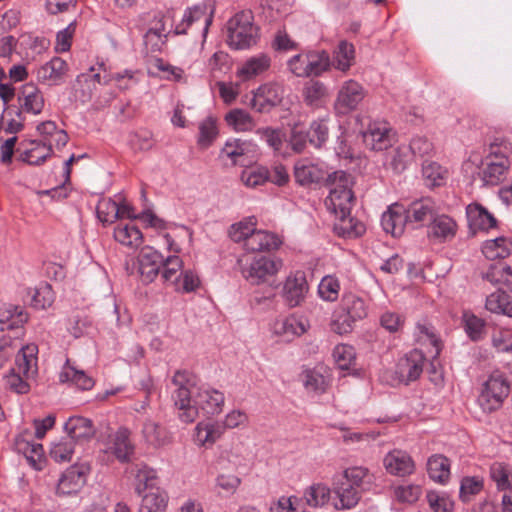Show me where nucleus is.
<instances>
[{
	"mask_svg": "<svg viewBox=\"0 0 512 512\" xmlns=\"http://www.w3.org/2000/svg\"><path fill=\"white\" fill-rule=\"evenodd\" d=\"M172 384L175 386L172 399L182 422H194L199 411L206 416H215L222 412L224 393L209 386L196 387L193 376L188 371H176Z\"/></svg>",
	"mask_w": 512,
	"mask_h": 512,
	"instance_id": "f257e3e1",
	"label": "nucleus"
},
{
	"mask_svg": "<svg viewBox=\"0 0 512 512\" xmlns=\"http://www.w3.org/2000/svg\"><path fill=\"white\" fill-rule=\"evenodd\" d=\"M512 154V143L505 139H495L489 147L488 154L481 160L478 176L485 185H497L505 177L510 168L509 155Z\"/></svg>",
	"mask_w": 512,
	"mask_h": 512,
	"instance_id": "f03ea898",
	"label": "nucleus"
},
{
	"mask_svg": "<svg viewBox=\"0 0 512 512\" xmlns=\"http://www.w3.org/2000/svg\"><path fill=\"white\" fill-rule=\"evenodd\" d=\"M367 314V305L361 297L352 293L345 294L333 313L332 329L340 335L350 333L355 323L363 320Z\"/></svg>",
	"mask_w": 512,
	"mask_h": 512,
	"instance_id": "7ed1b4c3",
	"label": "nucleus"
},
{
	"mask_svg": "<svg viewBox=\"0 0 512 512\" xmlns=\"http://www.w3.org/2000/svg\"><path fill=\"white\" fill-rule=\"evenodd\" d=\"M328 178L332 187L325 199L327 210L335 216L338 214L349 215L354 200L350 175L344 171H337L329 175Z\"/></svg>",
	"mask_w": 512,
	"mask_h": 512,
	"instance_id": "20e7f679",
	"label": "nucleus"
},
{
	"mask_svg": "<svg viewBox=\"0 0 512 512\" xmlns=\"http://www.w3.org/2000/svg\"><path fill=\"white\" fill-rule=\"evenodd\" d=\"M37 346L27 345L17 354L15 367L8 377L7 383L16 393L24 394L29 391L28 380L33 379L37 372Z\"/></svg>",
	"mask_w": 512,
	"mask_h": 512,
	"instance_id": "39448f33",
	"label": "nucleus"
},
{
	"mask_svg": "<svg viewBox=\"0 0 512 512\" xmlns=\"http://www.w3.org/2000/svg\"><path fill=\"white\" fill-rule=\"evenodd\" d=\"M510 392L507 378L500 372L492 373L483 383L477 402L485 413H491L501 408Z\"/></svg>",
	"mask_w": 512,
	"mask_h": 512,
	"instance_id": "423d86ee",
	"label": "nucleus"
},
{
	"mask_svg": "<svg viewBox=\"0 0 512 512\" xmlns=\"http://www.w3.org/2000/svg\"><path fill=\"white\" fill-rule=\"evenodd\" d=\"M251 12L237 13L228 22V44L241 50L256 44L257 28L253 25Z\"/></svg>",
	"mask_w": 512,
	"mask_h": 512,
	"instance_id": "0eeeda50",
	"label": "nucleus"
},
{
	"mask_svg": "<svg viewBox=\"0 0 512 512\" xmlns=\"http://www.w3.org/2000/svg\"><path fill=\"white\" fill-rule=\"evenodd\" d=\"M242 276L253 285H259L275 276L282 267L280 259L270 256H255L249 262L239 261Z\"/></svg>",
	"mask_w": 512,
	"mask_h": 512,
	"instance_id": "6e6552de",
	"label": "nucleus"
},
{
	"mask_svg": "<svg viewBox=\"0 0 512 512\" xmlns=\"http://www.w3.org/2000/svg\"><path fill=\"white\" fill-rule=\"evenodd\" d=\"M366 94L365 88L356 80L349 79L344 81L340 85L333 103L335 114L346 116L357 110Z\"/></svg>",
	"mask_w": 512,
	"mask_h": 512,
	"instance_id": "1a4fd4ad",
	"label": "nucleus"
},
{
	"mask_svg": "<svg viewBox=\"0 0 512 512\" xmlns=\"http://www.w3.org/2000/svg\"><path fill=\"white\" fill-rule=\"evenodd\" d=\"M426 357L419 349H413L399 358L395 366L396 379L405 385L416 381L422 374Z\"/></svg>",
	"mask_w": 512,
	"mask_h": 512,
	"instance_id": "9d476101",
	"label": "nucleus"
},
{
	"mask_svg": "<svg viewBox=\"0 0 512 512\" xmlns=\"http://www.w3.org/2000/svg\"><path fill=\"white\" fill-rule=\"evenodd\" d=\"M284 97V88L278 83L261 85L250 101L251 107L259 113H267L281 104Z\"/></svg>",
	"mask_w": 512,
	"mask_h": 512,
	"instance_id": "9b49d317",
	"label": "nucleus"
},
{
	"mask_svg": "<svg viewBox=\"0 0 512 512\" xmlns=\"http://www.w3.org/2000/svg\"><path fill=\"white\" fill-rule=\"evenodd\" d=\"M212 12H207L206 5H195L187 8L183 14L182 20L175 26L174 34L183 35L189 28H200L205 37L210 24L212 23Z\"/></svg>",
	"mask_w": 512,
	"mask_h": 512,
	"instance_id": "f8f14e48",
	"label": "nucleus"
},
{
	"mask_svg": "<svg viewBox=\"0 0 512 512\" xmlns=\"http://www.w3.org/2000/svg\"><path fill=\"white\" fill-rule=\"evenodd\" d=\"M14 446L17 452L25 456L31 467L36 470L43 468L45 462L43 446L32 441V433L28 429L15 437Z\"/></svg>",
	"mask_w": 512,
	"mask_h": 512,
	"instance_id": "ddd939ff",
	"label": "nucleus"
},
{
	"mask_svg": "<svg viewBox=\"0 0 512 512\" xmlns=\"http://www.w3.org/2000/svg\"><path fill=\"white\" fill-rule=\"evenodd\" d=\"M362 138L369 149L386 150L392 145V129L387 122L374 121L362 132Z\"/></svg>",
	"mask_w": 512,
	"mask_h": 512,
	"instance_id": "4468645a",
	"label": "nucleus"
},
{
	"mask_svg": "<svg viewBox=\"0 0 512 512\" xmlns=\"http://www.w3.org/2000/svg\"><path fill=\"white\" fill-rule=\"evenodd\" d=\"M138 272L141 281L152 283L160 273L163 255L150 246L144 247L138 255Z\"/></svg>",
	"mask_w": 512,
	"mask_h": 512,
	"instance_id": "2eb2a0df",
	"label": "nucleus"
},
{
	"mask_svg": "<svg viewBox=\"0 0 512 512\" xmlns=\"http://www.w3.org/2000/svg\"><path fill=\"white\" fill-rule=\"evenodd\" d=\"M104 445V452L113 455L120 462H127L134 451L130 432L125 427H120L114 434L109 435Z\"/></svg>",
	"mask_w": 512,
	"mask_h": 512,
	"instance_id": "dca6fc26",
	"label": "nucleus"
},
{
	"mask_svg": "<svg viewBox=\"0 0 512 512\" xmlns=\"http://www.w3.org/2000/svg\"><path fill=\"white\" fill-rule=\"evenodd\" d=\"M308 283L304 271L291 272L283 286V297L290 307L298 306L308 292Z\"/></svg>",
	"mask_w": 512,
	"mask_h": 512,
	"instance_id": "f3484780",
	"label": "nucleus"
},
{
	"mask_svg": "<svg viewBox=\"0 0 512 512\" xmlns=\"http://www.w3.org/2000/svg\"><path fill=\"white\" fill-rule=\"evenodd\" d=\"M310 324L306 317L292 314L288 317L278 319L273 324V333L280 336L284 341H292L295 337L303 335Z\"/></svg>",
	"mask_w": 512,
	"mask_h": 512,
	"instance_id": "a211bd4d",
	"label": "nucleus"
},
{
	"mask_svg": "<svg viewBox=\"0 0 512 512\" xmlns=\"http://www.w3.org/2000/svg\"><path fill=\"white\" fill-rule=\"evenodd\" d=\"M457 228V223L453 218L437 213L427 225V237L437 243L450 241L455 237Z\"/></svg>",
	"mask_w": 512,
	"mask_h": 512,
	"instance_id": "6ab92c4d",
	"label": "nucleus"
},
{
	"mask_svg": "<svg viewBox=\"0 0 512 512\" xmlns=\"http://www.w3.org/2000/svg\"><path fill=\"white\" fill-rule=\"evenodd\" d=\"M408 223L413 228L430 224L437 212L435 202L430 198L415 201L406 208Z\"/></svg>",
	"mask_w": 512,
	"mask_h": 512,
	"instance_id": "aec40b11",
	"label": "nucleus"
},
{
	"mask_svg": "<svg viewBox=\"0 0 512 512\" xmlns=\"http://www.w3.org/2000/svg\"><path fill=\"white\" fill-rule=\"evenodd\" d=\"M67 71L66 61L60 57H54L37 69L36 78L42 84L56 86L64 82Z\"/></svg>",
	"mask_w": 512,
	"mask_h": 512,
	"instance_id": "412c9836",
	"label": "nucleus"
},
{
	"mask_svg": "<svg viewBox=\"0 0 512 512\" xmlns=\"http://www.w3.org/2000/svg\"><path fill=\"white\" fill-rule=\"evenodd\" d=\"M87 470V467L82 464H75L66 469L59 479L57 493L60 495L77 493L86 483Z\"/></svg>",
	"mask_w": 512,
	"mask_h": 512,
	"instance_id": "4be33fe9",
	"label": "nucleus"
},
{
	"mask_svg": "<svg viewBox=\"0 0 512 512\" xmlns=\"http://www.w3.org/2000/svg\"><path fill=\"white\" fill-rule=\"evenodd\" d=\"M381 225L386 233H390L394 237L401 236L405 226L410 225L406 208L398 203L389 206L388 210L382 214Z\"/></svg>",
	"mask_w": 512,
	"mask_h": 512,
	"instance_id": "5701e85b",
	"label": "nucleus"
},
{
	"mask_svg": "<svg viewBox=\"0 0 512 512\" xmlns=\"http://www.w3.org/2000/svg\"><path fill=\"white\" fill-rule=\"evenodd\" d=\"M327 175L322 163L301 159L294 166V177L300 185H309L322 181Z\"/></svg>",
	"mask_w": 512,
	"mask_h": 512,
	"instance_id": "b1692460",
	"label": "nucleus"
},
{
	"mask_svg": "<svg viewBox=\"0 0 512 512\" xmlns=\"http://www.w3.org/2000/svg\"><path fill=\"white\" fill-rule=\"evenodd\" d=\"M386 471L396 476H406L414 471V461L410 455L402 450H393L386 454L383 459Z\"/></svg>",
	"mask_w": 512,
	"mask_h": 512,
	"instance_id": "393cba45",
	"label": "nucleus"
},
{
	"mask_svg": "<svg viewBox=\"0 0 512 512\" xmlns=\"http://www.w3.org/2000/svg\"><path fill=\"white\" fill-rule=\"evenodd\" d=\"M246 466V458L243 455L241 445H231L230 447H221L216 459V468L218 471H238Z\"/></svg>",
	"mask_w": 512,
	"mask_h": 512,
	"instance_id": "a878e982",
	"label": "nucleus"
},
{
	"mask_svg": "<svg viewBox=\"0 0 512 512\" xmlns=\"http://www.w3.org/2000/svg\"><path fill=\"white\" fill-rule=\"evenodd\" d=\"M59 381L67 383L80 390H90L93 388L95 382L84 370L79 369L70 360H67L63 365L59 374Z\"/></svg>",
	"mask_w": 512,
	"mask_h": 512,
	"instance_id": "bb28decb",
	"label": "nucleus"
},
{
	"mask_svg": "<svg viewBox=\"0 0 512 512\" xmlns=\"http://www.w3.org/2000/svg\"><path fill=\"white\" fill-rule=\"evenodd\" d=\"M64 429L67 432V437L74 443L88 441L95 434L92 421L81 416L70 417L66 421Z\"/></svg>",
	"mask_w": 512,
	"mask_h": 512,
	"instance_id": "cd10ccee",
	"label": "nucleus"
},
{
	"mask_svg": "<svg viewBox=\"0 0 512 512\" xmlns=\"http://www.w3.org/2000/svg\"><path fill=\"white\" fill-rule=\"evenodd\" d=\"M412 161L410 149L407 145L393 147L384 154L383 166L394 174H400Z\"/></svg>",
	"mask_w": 512,
	"mask_h": 512,
	"instance_id": "c85d7f7f",
	"label": "nucleus"
},
{
	"mask_svg": "<svg viewBox=\"0 0 512 512\" xmlns=\"http://www.w3.org/2000/svg\"><path fill=\"white\" fill-rule=\"evenodd\" d=\"M225 432L221 421L199 422L195 427V439L200 446H212Z\"/></svg>",
	"mask_w": 512,
	"mask_h": 512,
	"instance_id": "c756f323",
	"label": "nucleus"
},
{
	"mask_svg": "<svg viewBox=\"0 0 512 512\" xmlns=\"http://www.w3.org/2000/svg\"><path fill=\"white\" fill-rule=\"evenodd\" d=\"M19 102L21 111L32 115L40 114L45 104L42 92L31 83L23 86Z\"/></svg>",
	"mask_w": 512,
	"mask_h": 512,
	"instance_id": "7c9ffc66",
	"label": "nucleus"
},
{
	"mask_svg": "<svg viewBox=\"0 0 512 512\" xmlns=\"http://www.w3.org/2000/svg\"><path fill=\"white\" fill-rule=\"evenodd\" d=\"M466 215L472 230H489L496 227V218L478 203L469 204Z\"/></svg>",
	"mask_w": 512,
	"mask_h": 512,
	"instance_id": "2f4dec72",
	"label": "nucleus"
},
{
	"mask_svg": "<svg viewBox=\"0 0 512 512\" xmlns=\"http://www.w3.org/2000/svg\"><path fill=\"white\" fill-rule=\"evenodd\" d=\"M169 33L166 30L164 18L161 17L144 35V45L147 52H161L166 46Z\"/></svg>",
	"mask_w": 512,
	"mask_h": 512,
	"instance_id": "473e14b6",
	"label": "nucleus"
},
{
	"mask_svg": "<svg viewBox=\"0 0 512 512\" xmlns=\"http://www.w3.org/2000/svg\"><path fill=\"white\" fill-rule=\"evenodd\" d=\"M334 492L337 496V500L334 502L336 509H350L354 507L359 499V490L347 483L340 478H337L334 483Z\"/></svg>",
	"mask_w": 512,
	"mask_h": 512,
	"instance_id": "72a5a7b5",
	"label": "nucleus"
},
{
	"mask_svg": "<svg viewBox=\"0 0 512 512\" xmlns=\"http://www.w3.org/2000/svg\"><path fill=\"white\" fill-rule=\"evenodd\" d=\"M27 320V313L22 307L4 305L0 310V331L20 328Z\"/></svg>",
	"mask_w": 512,
	"mask_h": 512,
	"instance_id": "f704fd0d",
	"label": "nucleus"
},
{
	"mask_svg": "<svg viewBox=\"0 0 512 512\" xmlns=\"http://www.w3.org/2000/svg\"><path fill=\"white\" fill-rule=\"evenodd\" d=\"M329 92L326 85L318 80L308 81L302 91V96L305 104L312 108L322 107L326 99L328 98Z\"/></svg>",
	"mask_w": 512,
	"mask_h": 512,
	"instance_id": "c9c22d12",
	"label": "nucleus"
},
{
	"mask_svg": "<svg viewBox=\"0 0 512 512\" xmlns=\"http://www.w3.org/2000/svg\"><path fill=\"white\" fill-rule=\"evenodd\" d=\"M279 245L280 240L276 235L264 230H257L255 228L251 236L248 237L244 247L248 251L259 252L276 249Z\"/></svg>",
	"mask_w": 512,
	"mask_h": 512,
	"instance_id": "e433bc0d",
	"label": "nucleus"
},
{
	"mask_svg": "<svg viewBox=\"0 0 512 512\" xmlns=\"http://www.w3.org/2000/svg\"><path fill=\"white\" fill-rule=\"evenodd\" d=\"M355 62V49L353 44L343 40L334 49L331 67L341 72H347Z\"/></svg>",
	"mask_w": 512,
	"mask_h": 512,
	"instance_id": "4c0bfd02",
	"label": "nucleus"
},
{
	"mask_svg": "<svg viewBox=\"0 0 512 512\" xmlns=\"http://www.w3.org/2000/svg\"><path fill=\"white\" fill-rule=\"evenodd\" d=\"M482 253L489 260L504 259L512 253V239L500 236L486 240L482 244Z\"/></svg>",
	"mask_w": 512,
	"mask_h": 512,
	"instance_id": "58836bf2",
	"label": "nucleus"
},
{
	"mask_svg": "<svg viewBox=\"0 0 512 512\" xmlns=\"http://www.w3.org/2000/svg\"><path fill=\"white\" fill-rule=\"evenodd\" d=\"M338 478L362 490L368 489L374 482V475L364 466L349 467Z\"/></svg>",
	"mask_w": 512,
	"mask_h": 512,
	"instance_id": "ea45409f",
	"label": "nucleus"
},
{
	"mask_svg": "<svg viewBox=\"0 0 512 512\" xmlns=\"http://www.w3.org/2000/svg\"><path fill=\"white\" fill-rule=\"evenodd\" d=\"M334 223V231L344 238H356L361 236L366 228L365 225L349 215L338 214Z\"/></svg>",
	"mask_w": 512,
	"mask_h": 512,
	"instance_id": "a19ab883",
	"label": "nucleus"
},
{
	"mask_svg": "<svg viewBox=\"0 0 512 512\" xmlns=\"http://www.w3.org/2000/svg\"><path fill=\"white\" fill-rule=\"evenodd\" d=\"M131 473L135 479V491L141 495L146 490L156 489V472L146 464L133 465Z\"/></svg>",
	"mask_w": 512,
	"mask_h": 512,
	"instance_id": "79ce46f5",
	"label": "nucleus"
},
{
	"mask_svg": "<svg viewBox=\"0 0 512 512\" xmlns=\"http://www.w3.org/2000/svg\"><path fill=\"white\" fill-rule=\"evenodd\" d=\"M414 335L420 345H430L432 347L430 353L433 358H436L440 354L442 349L441 341L431 324L427 322L417 323Z\"/></svg>",
	"mask_w": 512,
	"mask_h": 512,
	"instance_id": "37998d69",
	"label": "nucleus"
},
{
	"mask_svg": "<svg viewBox=\"0 0 512 512\" xmlns=\"http://www.w3.org/2000/svg\"><path fill=\"white\" fill-rule=\"evenodd\" d=\"M115 240L123 246L136 249L143 243L142 232L133 224H119L114 229Z\"/></svg>",
	"mask_w": 512,
	"mask_h": 512,
	"instance_id": "c03bdc74",
	"label": "nucleus"
},
{
	"mask_svg": "<svg viewBox=\"0 0 512 512\" xmlns=\"http://www.w3.org/2000/svg\"><path fill=\"white\" fill-rule=\"evenodd\" d=\"M325 372L326 370L322 366L303 371L301 379L306 390L317 394L325 392L328 385Z\"/></svg>",
	"mask_w": 512,
	"mask_h": 512,
	"instance_id": "a18cd8bd",
	"label": "nucleus"
},
{
	"mask_svg": "<svg viewBox=\"0 0 512 512\" xmlns=\"http://www.w3.org/2000/svg\"><path fill=\"white\" fill-rule=\"evenodd\" d=\"M271 65V59L266 54H259L249 58L237 71V75L244 80L251 79L265 72Z\"/></svg>",
	"mask_w": 512,
	"mask_h": 512,
	"instance_id": "49530a36",
	"label": "nucleus"
},
{
	"mask_svg": "<svg viewBox=\"0 0 512 512\" xmlns=\"http://www.w3.org/2000/svg\"><path fill=\"white\" fill-rule=\"evenodd\" d=\"M167 503L168 496L164 491L151 489L142 496L139 512H165Z\"/></svg>",
	"mask_w": 512,
	"mask_h": 512,
	"instance_id": "de8ad7c7",
	"label": "nucleus"
},
{
	"mask_svg": "<svg viewBox=\"0 0 512 512\" xmlns=\"http://www.w3.org/2000/svg\"><path fill=\"white\" fill-rule=\"evenodd\" d=\"M182 271L183 260L178 255L163 257L160 272L165 283H169L174 287L179 278H181Z\"/></svg>",
	"mask_w": 512,
	"mask_h": 512,
	"instance_id": "09e8293b",
	"label": "nucleus"
},
{
	"mask_svg": "<svg viewBox=\"0 0 512 512\" xmlns=\"http://www.w3.org/2000/svg\"><path fill=\"white\" fill-rule=\"evenodd\" d=\"M429 477L438 483H445L450 476V463L443 455H432L427 461Z\"/></svg>",
	"mask_w": 512,
	"mask_h": 512,
	"instance_id": "8fccbe9b",
	"label": "nucleus"
},
{
	"mask_svg": "<svg viewBox=\"0 0 512 512\" xmlns=\"http://www.w3.org/2000/svg\"><path fill=\"white\" fill-rule=\"evenodd\" d=\"M225 121L236 132L252 131L256 126L252 116L247 111L239 108L229 111L225 115Z\"/></svg>",
	"mask_w": 512,
	"mask_h": 512,
	"instance_id": "3c124183",
	"label": "nucleus"
},
{
	"mask_svg": "<svg viewBox=\"0 0 512 512\" xmlns=\"http://www.w3.org/2000/svg\"><path fill=\"white\" fill-rule=\"evenodd\" d=\"M422 176L429 187L443 185L448 178V170L437 162L425 161L422 165Z\"/></svg>",
	"mask_w": 512,
	"mask_h": 512,
	"instance_id": "603ef678",
	"label": "nucleus"
},
{
	"mask_svg": "<svg viewBox=\"0 0 512 512\" xmlns=\"http://www.w3.org/2000/svg\"><path fill=\"white\" fill-rule=\"evenodd\" d=\"M490 477L496 484L498 490H512V467L502 463L495 462L490 467Z\"/></svg>",
	"mask_w": 512,
	"mask_h": 512,
	"instance_id": "864d4df0",
	"label": "nucleus"
},
{
	"mask_svg": "<svg viewBox=\"0 0 512 512\" xmlns=\"http://www.w3.org/2000/svg\"><path fill=\"white\" fill-rule=\"evenodd\" d=\"M486 309L492 313L512 316V300L504 291L498 290L486 298Z\"/></svg>",
	"mask_w": 512,
	"mask_h": 512,
	"instance_id": "5fc2aeb1",
	"label": "nucleus"
},
{
	"mask_svg": "<svg viewBox=\"0 0 512 512\" xmlns=\"http://www.w3.org/2000/svg\"><path fill=\"white\" fill-rule=\"evenodd\" d=\"M33 147L21 154V159L31 165H40L51 155V142L33 141Z\"/></svg>",
	"mask_w": 512,
	"mask_h": 512,
	"instance_id": "6e6d98bb",
	"label": "nucleus"
},
{
	"mask_svg": "<svg viewBox=\"0 0 512 512\" xmlns=\"http://www.w3.org/2000/svg\"><path fill=\"white\" fill-rule=\"evenodd\" d=\"M199 135L197 143L201 148H208L218 136L217 121L214 117L208 116L198 125Z\"/></svg>",
	"mask_w": 512,
	"mask_h": 512,
	"instance_id": "4d7b16f0",
	"label": "nucleus"
},
{
	"mask_svg": "<svg viewBox=\"0 0 512 512\" xmlns=\"http://www.w3.org/2000/svg\"><path fill=\"white\" fill-rule=\"evenodd\" d=\"M142 433L146 442L155 447L165 445L169 440L165 428L152 420L145 421Z\"/></svg>",
	"mask_w": 512,
	"mask_h": 512,
	"instance_id": "13d9d810",
	"label": "nucleus"
},
{
	"mask_svg": "<svg viewBox=\"0 0 512 512\" xmlns=\"http://www.w3.org/2000/svg\"><path fill=\"white\" fill-rule=\"evenodd\" d=\"M464 330L472 341H480L486 334L485 321L472 313L463 314Z\"/></svg>",
	"mask_w": 512,
	"mask_h": 512,
	"instance_id": "bf43d9fd",
	"label": "nucleus"
},
{
	"mask_svg": "<svg viewBox=\"0 0 512 512\" xmlns=\"http://www.w3.org/2000/svg\"><path fill=\"white\" fill-rule=\"evenodd\" d=\"M255 228L256 219L254 217H248L231 225L229 229V236L234 242H243L245 245L248 237L251 236Z\"/></svg>",
	"mask_w": 512,
	"mask_h": 512,
	"instance_id": "052dcab7",
	"label": "nucleus"
},
{
	"mask_svg": "<svg viewBox=\"0 0 512 512\" xmlns=\"http://www.w3.org/2000/svg\"><path fill=\"white\" fill-rule=\"evenodd\" d=\"M308 72L310 76H320L328 71L331 67V58L329 54L324 51H310L308 60Z\"/></svg>",
	"mask_w": 512,
	"mask_h": 512,
	"instance_id": "680f3d73",
	"label": "nucleus"
},
{
	"mask_svg": "<svg viewBox=\"0 0 512 512\" xmlns=\"http://www.w3.org/2000/svg\"><path fill=\"white\" fill-rule=\"evenodd\" d=\"M269 179V170L266 167H251L242 171L241 181L248 188H257Z\"/></svg>",
	"mask_w": 512,
	"mask_h": 512,
	"instance_id": "e2e57ef3",
	"label": "nucleus"
},
{
	"mask_svg": "<svg viewBox=\"0 0 512 512\" xmlns=\"http://www.w3.org/2000/svg\"><path fill=\"white\" fill-rule=\"evenodd\" d=\"M304 498L309 506L322 507L330 499V489L323 484L312 485L305 491Z\"/></svg>",
	"mask_w": 512,
	"mask_h": 512,
	"instance_id": "0e129e2a",
	"label": "nucleus"
},
{
	"mask_svg": "<svg viewBox=\"0 0 512 512\" xmlns=\"http://www.w3.org/2000/svg\"><path fill=\"white\" fill-rule=\"evenodd\" d=\"M329 136V128L326 119H318L310 124L308 131L309 142L316 148L322 147Z\"/></svg>",
	"mask_w": 512,
	"mask_h": 512,
	"instance_id": "69168bd1",
	"label": "nucleus"
},
{
	"mask_svg": "<svg viewBox=\"0 0 512 512\" xmlns=\"http://www.w3.org/2000/svg\"><path fill=\"white\" fill-rule=\"evenodd\" d=\"M339 292V280L333 275L324 276L318 285V294L325 301H336L339 297Z\"/></svg>",
	"mask_w": 512,
	"mask_h": 512,
	"instance_id": "338daca9",
	"label": "nucleus"
},
{
	"mask_svg": "<svg viewBox=\"0 0 512 512\" xmlns=\"http://www.w3.org/2000/svg\"><path fill=\"white\" fill-rule=\"evenodd\" d=\"M486 278L492 283L501 284L512 290V269L510 266H492Z\"/></svg>",
	"mask_w": 512,
	"mask_h": 512,
	"instance_id": "774afa93",
	"label": "nucleus"
}]
</instances>
